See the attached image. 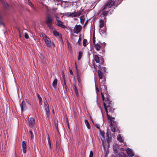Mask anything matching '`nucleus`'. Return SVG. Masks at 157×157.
Returning <instances> with one entry per match:
<instances>
[{
	"label": "nucleus",
	"mask_w": 157,
	"mask_h": 157,
	"mask_svg": "<svg viewBox=\"0 0 157 157\" xmlns=\"http://www.w3.org/2000/svg\"><path fill=\"white\" fill-rule=\"evenodd\" d=\"M77 79L78 82L79 83H81V79L80 78V76L78 75H77Z\"/></svg>",
	"instance_id": "nucleus-34"
},
{
	"label": "nucleus",
	"mask_w": 157,
	"mask_h": 157,
	"mask_svg": "<svg viewBox=\"0 0 157 157\" xmlns=\"http://www.w3.org/2000/svg\"><path fill=\"white\" fill-rule=\"evenodd\" d=\"M65 89H66V91H68L69 90V89L68 88V87L65 88Z\"/></svg>",
	"instance_id": "nucleus-53"
},
{
	"label": "nucleus",
	"mask_w": 157,
	"mask_h": 157,
	"mask_svg": "<svg viewBox=\"0 0 157 157\" xmlns=\"http://www.w3.org/2000/svg\"><path fill=\"white\" fill-rule=\"evenodd\" d=\"M39 101V104L40 105H41L42 104V99L41 97H39L38 98Z\"/></svg>",
	"instance_id": "nucleus-39"
},
{
	"label": "nucleus",
	"mask_w": 157,
	"mask_h": 157,
	"mask_svg": "<svg viewBox=\"0 0 157 157\" xmlns=\"http://www.w3.org/2000/svg\"><path fill=\"white\" fill-rule=\"evenodd\" d=\"M67 86H65V88H67Z\"/></svg>",
	"instance_id": "nucleus-60"
},
{
	"label": "nucleus",
	"mask_w": 157,
	"mask_h": 157,
	"mask_svg": "<svg viewBox=\"0 0 157 157\" xmlns=\"http://www.w3.org/2000/svg\"><path fill=\"white\" fill-rule=\"evenodd\" d=\"M48 144H49L50 145V146L51 147V141H50V140L49 136L48 135Z\"/></svg>",
	"instance_id": "nucleus-37"
},
{
	"label": "nucleus",
	"mask_w": 157,
	"mask_h": 157,
	"mask_svg": "<svg viewBox=\"0 0 157 157\" xmlns=\"http://www.w3.org/2000/svg\"><path fill=\"white\" fill-rule=\"evenodd\" d=\"M48 27L50 29H51L52 30L54 29V30L55 29L54 28L52 27V24H47Z\"/></svg>",
	"instance_id": "nucleus-32"
},
{
	"label": "nucleus",
	"mask_w": 157,
	"mask_h": 157,
	"mask_svg": "<svg viewBox=\"0 0 157 157\" xmlns=\"http://www.w3.org/2000/svg\"><path fill=\"white\" fill-rule=\"evenodd\" d=\"M74 13H66L64 14V15H66L68 17H70V16H71V17H73V16L74 17Z\"/></svg>",
	"instance_id": "nucleus-28"
},
{
	"label": "nucleus",
	"mask_w": 157,
	"mask_h": 157,
	"mask_svg": "<svg viewBox=\"0 0 157 157\" xmlns=\"http://www.w3.org/2000/svg\"><path fill=\"white\" fill-rule=\"evenodd\" d=\"M46 23L47 24L53 23V17L49 14H48L46 19Z\"/></svg>",
	"instance_id": "nucleus-6"
},
{
	"label": "nucleus",
	"mask_w": 157,
	"mask_h": 157,
	"mask_svg": "<svg viewBox=\"0 0 157 157\" xmlns=\"http://www.w3.org/2000/svg\"><path fill=\"white\" fill-rule=\"evenodd\" d=\"M3 16V13L2 12H0V25H3L4 24L2 21V18Z\"/></svg>",
	"instance_id": "nucleus-24"
},
{
	"label": "nucleus",
	"mask_w": 157,
	"mask_h": 157,
	"mask_svg": "<svg viewBox=\"0 0 157 157\" xmlns=\"http://www.w3.org/2000/svg\"><path fill=\"white\" fill-rule=\"evenodd\" d=\"M29 124L30 127H33L35 124V119L33 117L29 118L28 119Z\"/></svg>",
	"instance_id": "nucleus-9"
},
{
	"label": "nucleus",
	"mask_w": 157,
	"mask_h": 157,
	"mask_svg": "<svg viewBox=\"0 0 157 157\" xmlns=\"http://www.w3.org/2000/svg\"><path fill=\"white\" fill-rule=\"evenodd\" d=\"M53 35L57 37H58L59 39L62 40V35L60 34L55 29L53 31Z\"/></svg>",
	"instance_id": "nucleus-12"
},
{
	"label": "nucleus",
	"mask_w": 157,
	"mask_h": 157,
	"mask_svg": "<svg viewBox=\"0 0 157 157\" xmlns=\"http://www.w3.org/2000/svg\"><path fill=\"white\" fill-rule=\"evenodd\" d=\"M20 106L21 109V112H22L24 111H25L27 109L26 102L24 101H23L20 104Z\"/></svg>",
	"instance_id": "nucleus-8"
},
{
	"label": "nucleus",
	"mask_w": 157,
	"mask_h": 157,
	"mask_svg": "<svg viewBox=\"0 0 157 157\" xmlns=\"http://www.w3.org/2000/svg\"><path fill=\"white\" fill-rule=\"evenodd\" d=\"M100 86L102 100L104 101L103 105L106 113L107 119L111 126V130L113 132H117L120 133L117 123L115 121V117H112L115 115L114 111L115 109L113 108V103L109 99L107 86L105 85L101 86V84Z\"/></svg>",
	"instance_id": "nucleus-1"
},
{
	"label": "nucleus",
	"mask_w": 157,
	"mask_h": 157,
	"mask_svg": "<svg viewBox=\"0 0 157 157\" xmlns=\"http://www.w3.org/2000/svg\"><path fill=\"white\" fill-rule=\"evenodd\" d=\"M76 68H77V67L76 66Z\"/></svg>",
	"instance_id": "nucleus-62"
},
{
	"label": "nucleus",
	"mask_w": 157,
	"mask_h": 157,
	"mask_svg": "<svg viewBox=\"0 0 157 157\" xmlns=\"http://www.w3.org/2000/svg\"><path fill=\"white\" fill-rule=\"evenodd\" d=\"M73 89L75 92V94L76 95V96L78 97L79 96V94L78 93V89L75 86V84H74V86H73Z\"/></svg>",
	"instance_id": "nucleus-19"
},
{
	"label": "nucleus",
	"mask_w": 157,
	"mask_h": 157,
	"mask_svg": "<svg viewBox=\"0 0 157 157\" xmlns=\"http://www.w3.org/2000/svg\"><path fill=\"white\" fill-rule=\"evenodd\" d=\"M93 58L97 63L100 64H102L104 63V59L102 56L99 58L98 55H95L93 56Z\"/></svg>",
	"instance_id": "nucleus-5"
},
{
	"label": "nucleus",
	"mask_w": 157,
	"mask_h": 157,
	"mask_svg": "<svg viewBox=\"0 0 157 157\" xmlns=\"http://www.w3.org/2000/svg\"><path fill=\"white\" fill-rule=\"evenodd\" d=\"M29 132L31 135V137L32 139H33L34 138V135L32 131H29Z\"/></svg>",
	"instance_id": "nucleus-35"
},
{
	"label": "nucleus",
	"mask_w": 157,
	"mask_h": 157,
	"mask_svg": "<svg viewBox=\"0 0 157 157\" xmlns=\"http://www.w3.org/2000/svg\"><path fill=\"white\" fill-rule=\"evenodd\" d=\"M44 106L46 113V117L48 118L49 117V108L48 105V104L45 103Z\"/></svg>",
	"instance_id": "nucleus-10"
},
{
	"label": "nucleus",
	"mask_w": 157,
	"mask_h": 157,
	"mask_svg": "<svg viewBox=\"0 0 157 157\" xmlns=\"http://www.w3.org/2000/svg\"><path fill=\"white\" fill-rule=\"evenodd\" d=\"M43 38L47 46L49 47H51V43L50 39L47 37L45 35H44L43 36Z\"/></svg>",
	"instance_id": "nucleus-7"
},
{
	"label": "nucleus",
	"mask_w": 157,
	"mask_h": 157,
	"mask_svg": "<svg viewBox=\"0 0 157 157\" xmlns=\"http://www.w3.org/2000/svg\"><path fill=\"white\" fill-rule=\"evenodd\" d=\"M29 6H30L33 9H35V8L34 7V6L33 4L32 3H31V4H29Z\"/></svg>",
	"instance_id": "nucleus-42"
},
{
	"label": "nucleus",
	"mask_w": 157,
	"mask_h": 157,
	"mask_svg": "<svg viewBox=\"0 0 157 157\" xmlns=\"http://www.w3.org/2000/svg\"><path fill=\"white\" fill-rule=\"evenodd\" d=\"M57 79L56 78L54 79L53 83H52V86L53 87L55 88L57 85Z\"/></svg>",
	"instance_id": "nucleus-20"
},
{
	"label": "nucleus",
	"mask_w": 157,
	"mask_h": 157,
	"mask_svg": "<svg viewBox=\"0 0 157 157\" xmlns=\"http://www.w3.org/2000/svg\"><path fill=\"white\" fill-rule=\"evenodd\" d=\"M126 151L129 156L132 157L134 156V154L131 149L129 148H127L126 150Z\"/></svg>",
	"instance_id": "nucleus-14"
},
{
	"label": "nucleus",
	"mask_w": 157,
	"mask_h": 157,
	"mask_svg": "<svg viewBox=\"0 0 157 157\" xmlns=\"http://www.w3.org/2000/svg\"><path fill=\"white\" fill-rule=\"evenodd\" d=\"M26 102L28 103H29L27 101H26Z\"/></svg>",
	"instance_id": "nucleus-61"
},
{
	"label": "nucleus",
	"mask_w": 157,
	"mask_h": 157,
	"mask_svg": "<svg viewBox=\"0 0 157 157\" xmlns=\"http://www.w3.org/2000/svg\"><path fill=\"white\" fill-rule=\"evenodd\" d=\"M82 52L81 51H79V55L78 57V60H80L82 55Z\"/></svg>",
	"instance_id": "nucleus-31"
},
{
	"label": "nucleus",
	"mask_w": 157,
	"mask_h": 157,
	"mask_svg": "<svg viewBox=\"0 0 157 157\" xmlns=\"http://www.w3.org/2000/svg\"><path fill=\"white\" fill-rule=\"evenodd\" d=\"M81 37H80L78 39V41L77 43L78 45H80L81 44Z\"/></svg>",
	"instance_id": "nucleus-33"
},
{
	"label": "nucleus",
	"mask_w": 157,
	"mask_h": 157,
	"mask_svg": "<svg viewBox=\"0 0 157 157\" xmlns=\"http://www.w3.org/2000/svg\"><path fill=\"white\" fill-rule=\"evenodd\" d=\"M104 8V7L103 6L101 9L98 11V14H100V17H106L109 12H110V13L111 14L112 13L111 12L110 9L108 10H107V9L106 8Z\"/></svg>",
	"instance_id": "nucleus-2"
},
{
	"label": "nucleus",
	"mask_w": 157,
	"mask_h": 157,
	"mask_svg": "<svg viewBox=\"0 0 157 157\" xmlns=\"http://www.w3.org/2000/svg\"><path fill=\"white\" fill-rule=\"evenodd\" d=\"M66 120L67 124L69 125L68 120L67 117H66Z\"/></svg>",
	"instance_id": "nucleus-50"
},
{
	"label": "nucleus",
	"mask_w": 157,
	"mask_h": 157,
	"mask_svg": "<svg viewBox=\"0 0 157 157\" xmlns=\"http://www.w3.org/2000/svg\"><path fill=\"white\" fill-rule=\"evenodd\" d=\"M85 124L86 125L87 128L88 129H90V125L89 123V122L87 120H86V119L85 120Z\"/></svg>",
	"instance_id": "nucleus-25"
},
{
	"label": "nucleus",
	"mask_w": 157,
	"mask_h": 157,
	"mask_svg": "<svg viewBox=\"0 0 157 157\" xmlns=\"http://www.w3.org/2000/svg\"><path fill=\"white\" fill-rule=\"evenodd\" d=\"M88 44L87 40L86 39H84L83 42V45L84 47L86 46Z\"/></svg>",
	"instance_id": "nucleus-26"
},
{
	"label": "nucleus",
	"mask_w": 157,
	"mask_h": 157,
	"mask_svg": "<svg viewBox=\"0 0 157 157\" xmlns=\"http://www.w3.org/2000/svg\"><path fill=\"white\" fill-rule=\"evenodd\" d=\"M104 21L102 19H101L99 21V26L100 28H103L104 26Z\"/></svg>",
	"instance_id": "nucleus-16"
},
{
	"label": "nucleus",
	"mask_w": 157,
	"mask_h": 157,
	"mask_svg": "<svg viewBox=\"0 0 157 157\" xmlns=\"http://www.w3.org/2000/svg\"><path fill=\"white\" fill-rule=\"evenodd\" d=\"M55 126H56V128H57L58 127L57 123H55Z\"/></svg>",
	"instance_id": "nucleus-51"
},
{
	"label": "nucleus",
	"mask_w": 157,
	"mask_h": 157,
	"mask_svg": "<svg viewBox=\"0 0 157 157\" xmlns=\"http://www.w3.org/2000/svg\"><path fill=\"white\" fill-rule=\"evenodd\" d=\"M106 44L105 43H102L101 42L98 41V43L94 45V48L98 51H101L102 52H104V48Z\"/></svg>",
	"instance_id": "nucleus-3"
},
{
	"label": "nucleus",
	"mask_w": 157,
	"mask_h": 157,
	"mask_svg": "<svg viewBox=\"0 0 157 157\" xmlns=\"http://www.w3.org/2000/svg\"><path fill=\"white\" fill-rule=\"evenodd\" d=\"M101 135L102 136L103 138H104V136L103 134H101Z\"/></svg>",
	"instance_id": "nucleus-57"
},
{
	"label": "nucleus",
	"mask_w": 157,
	"mask_h": 157,
	"mask_svg": "<svg viewBox=\"0 0 157 157\" xmlns=\"http://www.w3.org/2000/svg\"><path fill=\"white\" fill-rule=\"evenodd\" d=\"M82 27L80 25H76L75 26L74 29V33H75L78 34L81 30Z\"/></svg>",
	"instance_id": "nucleus-11"
},
{
	"label": "nucleus",
	"mask_w": 157,
	"mask_h": 157,
	"mask_svg": "<svg viewBox=\"0 0 157 157\" xmlns=\"http://www.w3.org/2000/svg\"><path fill=\"white\" fill-rule=\"evenodd\" d=\"M74 13V17H76L81 15V11L80 10L79 11H78L76 12H75Z\"/></svg>",
	"instance_id": "nucleus-18"
},
{
	"label": "nucleus",
	"mask_w": 157,
	"mask_h": 157,
	"mask_svg": "<svg viewBox=\"0 0 157 157\" xmlns=\"http://www.w3.org/2000/svg\"><path fill=\"white\" fill-rule=\"evenodd\" d=\"M22 147L23 153H25L26 152V146L25 142V141H22Z\"/></svg>",
	"instance_id": "nucleus-15"
},
{
	"label": "nucleus",
	"mask_w": 157,
	"mask_h": 157,
	"mask_svg": "<svg viewBox=\"0 0 157 157\" xmlns=\"http://www.w3.org/2000/svg\"><path fill=\"white\" fill-rule=\"evenodd\" d=\"M108 153L106 152L104 157H107Z\"/></svg>",
	"instance_id": "nucleus-54"
},
{
	"label": "nucleus",
	"mask_w": 157,
	"mask_h": 157,
	"mask_svg": "<svg viewBox=\"0 0 157 157\" xmlns=\"http://www.w3.org/2000/svg\"><path fill=\"white\" fill-rule=\"evenodd\" d=\"M102 144H103V146L104 147V143L103 142V143H102Z\"/></svg>",
	"instance_id": "nucleus-59"
},
{
	"label": "nucleus",
	"mask_w": 157,
	"mask_h": 157,
	"mask_svg": "<svg viewBox=\"0 0 157 157\" xmlns=\"http://www.w3.org/2000/svg\"><path fill=\"white\" fill-rule=\"evenodd\" d=\"M119 157H126V154L123 152H121L119 153Z\"/></svg>",
	"instance_id": "nucleus-29"
},
{
	"label": "nucleus",
	"mask_w": 157,
	"mask_h": 157,
	"mask_svg": "<svg viewBox=\"0 0 157 157\" xmlns=\"http://www.w3.org/2000/svg\"><path fill=\"white\" fill-rule=\"evenodd\" d=\"M69 70L71 74V75H73V73L71 69L70 68H69Z\"/></svg>",
	"instance_id": "nucleus-47"
},
{
	"label": "nucleus",
	"mask_w": 157,
	"mask_h": 157,
	"mask_svg": "<svg viewBox=\"0 0 157 157\" xmlns=\"http://www.w3.org/2000/svg\"><path fill=\"white\" fill-rule=\"evenodd\" d=\"M84 20L82 18H80L81 23L82 24H83L84 23Z\"/></svg>",
	"instance_id": "nucleus-44"
},
{
	"label": "nucleus",
	"mask_w": 157,
	"mask_h": 157,
	"mask_svg": "<svg viewBox=\"0 0 157 157\" xmlns=\"http://www.w3.org/2000/svg\"><path fill=\"white\" fill-rule=\"evenodd\" d=\"M95 90H96V91L97 93L98 94V92H99V90L98 88V87L96 86L95 85Z\"/></svg>",
	"instance_id": "nucleus-45"
},
{
	"label": "nucleus",
	"mask_w": 157,
	"mask_h": 157,
	"mask_svg": "<svg viewBox=\"0 0 157 157\" xmlns=\"http://www.w3.org/2000/svg\"><path fill=\"white\" fill-rule=\"evenodd\" d=\"M57 21L58 22L56 23V25L57 26L63 28L66 27L65 25L64 24V23L63 22L59 20H57Z\"/></svg>",
	"instance_id": "nucleus-13"
},
{
	"label": "nucleus",
	"mask_w": 157,
	"mask_h": 157,
	"mask_svg": "<svg viewBox=\"0 0 157 157\" xmlns=\"http://www.w3.org/2000/svg\"><path fill=\"white\" fill-rule=\"evenodd\" d=\"M95 126L96 127L98 128V129H100V125L98 124H95Z\"/></svg>",
	"instance_id": "nucleus-48"
},
{
	"label": "nucleus",
	"mask_w": 157,
	"mask_h": 157,
	"mask_svg": "<svg viewBox=\"0 0 157 157\" xmlns=\"http://www.w3.org/2000/svg\"><path fill=\"white\" fill-rule=\"evenodd\" d=\"M28 2L29 3V5L30 4H31V3H32L29 0Z\"/></svg>",
	"instance_id": "nucleus-55"
},
{
	"label": "nucleus",
	"mask_w": 157,
	"mask_h": 157,
	"mask_svg": "<svg viewBox=\"0 0 157 157\" xmlns=\"http://www.w3.org/2000/svg\"><path fill=\"white\" fill-rule=\"evenodd\" d=\"M90 66L92 69H93V71L95 69V67L94 65V62L93 60L92 61V64L91 65H90Z\"/></svg>",
	"instance_id": "nucleus-30"
},
{
	"label": "nucleus",
	"mask_w": 157,
	"mask_h": 157,
	"mask_svg": "<svg viewBox=\"0 0 157 157\" xmlns=\"http://www.w3.org/2000/svg\"><path fill=\"white\" fill-rule=\"evenodd\" d=\"M98 75L100 79H102L103 78V74L100 70L98 71Z\"/></svg>",
	"instance_id": "nucleus-17"
},
{
	"label": "nucleus",
	"mask_w": 157,
	"mask_h": 157,
	"mask_svg": "<svg viewBox=\"0 0 157 157\" xmlns=\"http://www.w3.org/2000/svg\"><path fill=\"white\" fill-rule=\"evenodd\" d=\"M37 95H38V98H39V97H40L38 94Z\"/></svg>",
	"instance_id": "nucleus-58"
},
{
	"label": "nucleus",
	"mask_w": 157,
	"mask_h": 157,
	"mask_svg": "<svg viewBox=\"0 0 157 157\" xmlns=\"http://www.w3.org/2000/svg\"><path fill=\"white\" fill-rule=\"evenodd\" d=\"M0 1L3 5L5 4L7 2L6 0H0Z\"/></svg>",
	"instance_id": "nucleus-38"
},
{
	"label": "nucleus",
	"mask_w": 157,
	"mask_h": 157,
	"mask_svg": "<svg viewBox=\"0 0 157 157\" xmlns=\"http://www.w3.org/2000/svg\"><path fill=\"white\" fill-rule=\"evenodd\" d=\"M93 152L92 151H91L90 152L89 157H93Z\"/></svg>",
	"instance_id": "nucleus-40"
},
{
	"label": "nucleus",
	"mask_w": 157,
	"mask_h": 157,
	"mask_svg": "<svg viewBox=\"0 0 157 157\" xmlns=\"http://www.w3.org/2000/svg\"><path fill=\"white\" fill-rule=\"evenodd\" d=\"M115 3V1L114 0H108L107 2L103 6L104 7V8H106L109 9L111 7L114 6Z\"/></svg>",
	"instance_id": "nucleus-4"
},
{
	"label": "nucleus",
	"mask_w": 157,
	"mask_h": 157,
	"mask_svg": "<svg viewBox=\"0 0 157 157\" xmlns=\"http://www.w3.org/2000/svg\"><path fill=\"white\" fill-rule=\"evenodd\" d=\"M59 17H56V20L57 21V20H59Z\"/></svg>",
	"instance_id": "nucleus-56"
},
{
	"label": "nucleus",
	"mask_w": 157,
	"mask_h": 157,
	"mask_svg": "<svg viewBox=\"0 0 157 157\" xmlns=\"http://www.w3.org/2000/svg\"><path fill=\"white\" fill-rule=\"evenodd\" d=\"M105 78H104L102 80V81L101 82H100V83H101V84H104L105 83Z\"/></svg>",
	"instance_id": "nucleus-41"
},
{
	"label": "nucleus",
	"mask_w": 157,
	"mask_h": 157,
	"mask_svg": "<svg viewBox=\"0 0 157 157\" xmlns=\"http://www.w3.org/2000/svg\"><path fill=\"white\" fill-rule=\"evenodd\" d=\"M4 8L6 9H8L10 7V5L7 2L5 4L3 5Z\"/></svg>",
	"instance_id": "nucleus-27"
},
{
	"label": "nucleus",
	"mask_w": 157,
	"mask_h": 157,
	"mask_svg": "<svg viewBox=\"0 0 157 157\" xmlns=\"http://www.w3.org/2000/svg\"><path fill=\"white\" fill-rule=\"evenodd\" d=\"M95 44V37L94 36H93V45H94Z\"/></svg>",
	"instance_id": "nucleus-46"
},
{
	"label": "nucleus",
	"mask_w": 157,
	"mask_h": 157,
	"mask_svg": "<svg viewBox=\"0 0 157 157\" xmlns=\"http://www.w3.org/2000/svg\"><path fill=\"white\" fill-rule=\"evenodd\" d=\"M100 32L102 33L103 34L105 33L106 31V27L103 28H100Z\"/></svg>",
	"instance_id": "nucleus-22"
},
{
	"label": "nucleus",
	"mask_w": 157,
	"mask_h": 157,
	"mask_svg": "<svg viewBox=\"0 0 157 157\" xmlns=\"http://www.w3.org/2000/svg\"><path fill=\"white\" fill-rule=\"evenodd\" d=\"M117 140L121 143H122L123 141L122 138L120 134L118 135L117 137Z\"/></svg>",
	"instance_id": "nucleus-23"
},
{
	"label": "nucleus",
	"mask_w": 157,
	"mask_h": 157,
	"mask_svg": "<svg viewBox=\"0 0 157 157\" xmlns=\"http://www.w3.org/2000/svg\"><path fill=\"white\" fill-rule=\"evenodd\" d=\"M24 36H25V38L26 39H28L29 38V36L28 34H27V33H25Z\"/></svg>",
	"instance_id": "nucleus-36"
},
{
	"label": "nucleus",
	"mask_w": 157,
	"mask_h": 157,
	"mask_svg": "<svg viewBox=\"0 0 157 157\" xmlns=\"http://www.w3.org/2000/svg\"><path fill=\"white\" fill-rule=\"evenodd\" d=\"M106 136L107 137V138H106L107 140V141H109V139H111V138L110 137V136H111V133L110 132H109L108 131H107L106 133Z\"/></svg>",
	"instance_id": "nucleus-21"
},
{
	"label": "nucleus",
	"mask_w": 157,
	"mask_h": 157,
	"mask_svg": "<svg viewBox=\"0 0 157 157\" xmlns=\"http://www.w3.org/2000/svg\"><path fill=\"white\" fill-rule=\"evenodd\" d=\"M63 80H64V86H67L66 83V82H65V79L64 77H63Z\"/></svg>",
	"instance_id": "nucleus-49"
},
{
	"label": "nucleus",
	"mask_w": 157,
	"mask_h": 157,
	"mask_svg": "<svg viewBox=\"0 0 157 157\" xmlns=\"http://www.w3.org/2000/svg\"><path fill=\"white\" fill-rule=\"evenodd\" d=\"M29 6H30L33 9H35V8L34 7V6L33 4L32 3H31V4H29Z\"/></svg>",
	"instance_id": "nucleus-43"
},
{
	"label": "nucleus",
	"mask_w": 157,
	"mask_h": 157,
	"mask_svg": "<svg viewBox=\"0 0 157 157\" xmlns=\"http://www.w3.org/2000/svg\"><path fill=\"white\" fill-rule=\"evenodd\" d=\"M67 44H68L67 45H68V47H71L70 45L69 42H67Z\"/></svg>",
	"instance_id": "nucleus-52"
}]
</instances>
